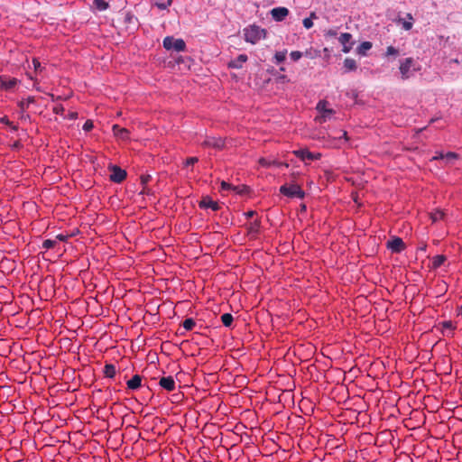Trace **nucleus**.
Listing matches in <instances>:
<instances>
[{"instance_id":"obj_44","label":"nucleus","mask_w":462,"mask_h":462,"mask_svg":"<svg viewBox=\"0 0 462 462\" xmlns=\"http://www.w3.org/2000/svg\"><path fill=\"white\" fill-rule=\"evenodd\" d=\"M151 180L150 175H143L141 177V181L143 184H146Z\"/></svg>"},{"instance_id":"obj_25","label":"nucleus","mask_w":462,"mask_h":462,"mask_svg":"<svg viewBox=\"0 0 462 462\" xmlns=\"http://www.w3.org/2000/svg\"><path fill=\"white\" fill-rule=\"evenodd\" d=\"M318 16L315 12H311L310 17L303 19L302 23L306 29H310L313 26V19H317Z\"/></svg>"},{"instance_id":"obj_37","label":"nucleus","mask_w":462,"mask_h":462,"mask_svg":"<svg viewBox=\"0 0 462 462\" xmlns=\"http://www.w3.org/2000/svg\"><path fill=\"white\" fill-rule=\"evenodd\" d=\"M292 60L297 61L302 57V52L299 51H293L290 54Z\"/></svg>"},{"instance_id":"obj_30","label":"nucleus","mask_w":462,"mask_h":462,"mask_svg":"<svg viewBox=\"0 0 462 462\" xmlns=\"http://www.w3.org/2000/svg\"><path fill=\"white\" fill-rule=\"evenodd\" d=\"M260 229V221L254 220V222L250 223V225L247 227L249 234H257Z\"/></svg>"},{"instance_id":"obj_6","label":"nucleus","mask_w":462,"mask_h":462,"mask_svg":"<svg viewBox=\"0 0 462 462\" xmlns=\"http://www.w3.org/2000/svg\"><path fill=\"white\" fill-rule=\"evenodd\" d=\"M328 102L326 100H320L317 104V110L321 114L320 117L318 120L321 122H325L328 119H330L331 116L335 113L333 109L328 108Z\"/></svg>"},{"instance_id":"obj_1","label":"nucleus","mask_w":462,"mask_h":462,"mask_svg":"<svg viewBox=\"0 0 462 462\" xmlns=\"http://www.w3.org/2000/svg\"><path fill=\"white\" fill-rule=\"evenodd\" d=\"M244 36L247 42L255 44L265 36V31L256 25H251L244 30Z\"/></svg>"},{"instance_id":"obj_21","label":"nucleus","mask_w":462,"mask_h":462,"mask_svg":"<svg viewBox=\"0 0 462 462\" xmlns=\"http://www.w3.org/2000/svg\"><path fill=\"white\" fill-rule=\"evenodd\" d=\"M344 67L347 71L356 70L357 68L356 61L351 58H346L344 60Z\"/></svg>"},{"instance_id":"obj_4","label":"nucleus","mask_w":462,"mask_h":462,"mask_svg":"<svg viewBox=\"0 0 462 462\" xmlns=\"http://www.w3.org/2000/svg\"><path fill=\"white\" fill-rule=\"evenodd\" d=\"M414 66L415 60L413 58L410 57L401 60L399 69L403 80L408 79L412 75L411 69L415 70Z\"/></svg>"},{"instance_id":"obj_31","label":"nucleus","mask_w":462,"mask_h":462,"mask_svg":"<svg viewBox=\"0 0 462 462\" xmlns=\"http://www.w3.org/2000/svg\"><path fill=\"white\" fill-rule=\"evenodd\" d=\"M287 51H278L274 55L275 63L279 64L285 60Z\"/></svg>"},{"instance_id":"obj_40","label":"nucleus","mask_w":462,"mask_h":462,"mask_svg":"<svg viewBox=\"0 0 462 462\" xmlns=\"http://www.w3.org/2000/svg\"><path fill=\"white\" fill-rule=\"evenodd\" d=\"M198 162H199V158L198 157H189V158L186 159L185 166L193 165L194 163H196Z\"/></svg>"},{"instance_id":"obj_17","label":"nucleus","mask_w":462,"mask_h":462,"mask_svg":"<svg viewBox=\"0 0 462 462\" xmlns=\"http://www.w3.org/2000/svg\"><path fill=\"white\" fill-rule=\"evenodd\" d=\"M142 376L134 374L130 380L127 381V387L131 390H136L141 387Z\"/></svg>"},{"instance_id":"obj_28","label":"nucleus","mask_w":462,"mask_h":462,"mask_svg":"<svg viewBox=\"0 0 462 462\" xmlns=\"http://www.w3.org/2000/svg\"><path fill=\"white\" fill-rule=\"evenodd\" d=\"M445 216V213L440 210V209H437L433 212L430 213V219L432 220L433 223L442 219Z\"/></svg>"},{"instance_id":"obj_33","label":"nucleus","mask_w":462,"mask_h":462,"mask_svg":"<svg viewBox=\"0 0 462 462\" xmlns=\"http://www.w3.org/2000/svg\"><path fill=\"white\" fill-rule=\"evenodd\" d=\"M196 323L195 321L193 320V319H186L184 321H183V328L186 329V330H191L194 327H195Z\"/></svg>"},{"instance_id":"obj_42","label":"nucleus","mask_w":462,"mask_h":462,"mask_svg":"<svg viewBox=\"0 0 462 462\" xmlns=\"http://www.w3.org/2000/svg\"><path fill=\"white\" fill-rule=\"evenodd\" d=\"M442 328H447V329H450V330L455 329V327L453 326L451 321H444V322H442Z\"/></svg>"},{"instance_id":"obj_32","label":"nucleus","mask_w":462,"mask_h":462,"mask_svg":"<svg viewBox=\"0 0 462 462\" xmlns=\"http://www.w3.org/2000/svg\"><path fill=\"white\" fill-rule=\"evenodd\" d=\"M221 189L222 190H231L232 189V190H236V192H240L238 190V187H234L230 183H228L225 180L221 181Z\"/></svg>"},{"instance_id":"obj_45","label":"nucleus","mask_w":462,"mask_h":462,"mask_svg":"<svg viewBox=\"0 0 462 462\" xmlns=\"http://www.w3.org/2000/svg\"><path fill=\"white\" fill-rule=\"evenodd\" d=\"M432 159L433 160H439V159L445 160V154H443L442 152H439Z\"/></svg>"},{"instance_id":"obj_11","label":"nucleus","mask_w":462,"mask_h":462,"mask_svg":"<svg viewBox=\"0 0 462 462\" xmlns=\"http://www.w3.org/2000/svg\"><path fill=\"white\" fill-rule=\"evenodd\" d=\"M387 248L393 253H400L405 248V245L402 238L394 237L387 242Z\"/></svg>"},{"instance_id":"obj_51","label":"nucleus","mask_w":462,"mask_h":462,"mask_svg":"<svg viewBox=\"0 0 462 462\" xmlns=\"http://www.w3.org/2000/svg\"><path fill=\"white\" fill-rule=\"evenodd\" d=\"M300 208H301V210H302V211H305V210H306V206H305L304 204H302Z\"/></svg>"},{"instance_id":"obj_14","label":"nucleus","mask_w":462,"mask_h":462,"mask_svg":"<svg viewBox=\"0 0 462 462\" xmlns=\"http://www.w3.org/2000/svg\"><path fill=\"white\" fill-rule=\"evenodd\" d=\"M199 207L202 208H211L214 211L219 209V205L217 201H214L210 197L206 196L199 201Z\"/></svg>"},{"instance_id":"obj_47","label":"nucleus","mask_w":462,"mask_h":462,"mask_svg":"<svg viewBox=\"0 0 462 462\" xmlns=\"http://www.w3.org/2000/svg\"><path fill=\"white\" fill-rule=\"evenodd\" d=\"M77 116H78V114H77L76 112H71V113H69V119H71V120L76 119V118H77Z\"/></svg>"},{"instance_id":"obj_39","label":"nucleus","mask_w":462,"mask_h":462,"mask_svg":"<svg viewBox=\"0 0 462 462\" xmlns=\"http://www.w3.org/2000/svg\"><path fill=\"white\" fill-rule=\"evenodd\" d=\"M0 122L12 126L13 130H17V126L14 125L13 123L6 116L2 117L0 119Z\"/></svg>"},{"instance_id":"obj_36","label":"nucleus","mask_w":462,"mask_h":462,"mask_svg":"<svg viewBox=\"0 0 462 462\" xmlns=\"http://www.w3.org/2000/svg\"><path fill=\"white\" fill-rule=\"evenodd\" d=\"M386 55L387 56H390V55L397 56V55H399V50L394 48L393 46H388L386 49Z\"/></svg>"},{"instance_id":"obj_7","label":"nucleus","mask_w":462,"mask_h":462,"mask_svg":"<svg viewBox=\"0 0 462 462\" xmlns=\"http://www.w3.org/2000/svg\"><path fill=\"white\" fill-rule=\"evenodd\" d=\"M110 180L115 183H121L126 178V171L116 165L110 167Z\"/></svg>"},{"instance_id":"obj_22","label":"nucleus","mask_w":462,"mask_h":462,"mask_svg":"<svg viewBox=\"0 0 462 462\" xmlns=\"http://www.w3.org/2000/svg\"><path fill=\"white\" fill-rule=\"evenodd\" d=\"M446 260L447 258L443 254H438L434 256L432 259V267L435 269L440 267L445 263Z\"/></svg>"},{"instance_id":"obj_19","label":"nucleus","mask_w":462,"mask_h":462,"mask_svg":"<svg viewBox=\"0 0 462 462\" xmlns=\"http://www.w3.org/2000/svg\"><path fill=\"white\" fill-rule=\"evenodd\" d=\"M372 42H363L356 49V52L361 56H365L367 51L372 48Z\"/></svg>"},{"instance_id":"obj_10","label":"nucleus","mask_w":462,"mask_h":462,"mask_svg":"<svg viewBox=\"0 0 462 462\" xmlns=\"http://www.w3.org/2000/svg\"><path fill=\"white\" fill-rule=\"evenodd\" d=\"M406 18L408 20H405L400 16L393 19V21L397 24H402V27L405 31H410L413 26L414 18L411 13L406 14Z\"/></svg>"},{"instance_id":"obj_46","label":"nucleus","mask_w":462,"mask_h":462,"mask_svg":"<svg viewBox=\"0 0 462 462\" xmlns=\"http://www.w3.org/2000/svg\"><path fill=\"white\" fill-rule=\"evenodd\" d=\"M32 63L36 70L41 67L39 60L36 59H33Z\"/></svg>"},{"instance_id":"obj_27","label":"nucleus","mask_w":462,"mask_h":462,"mask_svg":"<svg viewBox=\"0 0 462 462\" xmlns=\"http://www.w3.org/2000/svg\"><path fill=\"white\" fill-rule=\"evenodd\" d=\"M93 5L99 11H105L109 6L108 3L105 0H94Z\"/></svg>"},{"instance_id":"obj_16","label":"nucleus","mask_w":462,"mask_h":462,"mask_svg":"<svg viewBox=\"0 0 462 462\" xmlns=\"http://www.w3.org/2000/svg\"><path fill=\"white\" fill-rule=\"evenodd\" d=\"M113 133H114L115 136H116L117 138H119L121 140L129 139V134H130L129 130L126 128L120 127L117 125H113Z\"/></svg>"},{"instance_id":"obj_48","label":"nucleus","mask_w":462,"mask_h":462,"mask_svg":"<svg viewBox=\"0 0 462 462\" xmlns=\"http://www.w3.org/2000/svg\"><path fill=\"white\" fill-rule=\"evenodd\" d=\"M254 214H255L254 211H248L247 213H245L247 217H253L254 216Z\"/></svg>"},{"instance_id":"obj_53","label":"nucleus","mask_w":462,"mask_h":462,"mask_svg":"<svg viewBox=\"0 0 462 462\" xmlns=\"http://www.w3.org/2000/svg\"><path fill=\"white\" fill-rule=\"evenodd\" d=\"M281 79H285L286 76H282Z\"/></svg>"},{"instance_id":"obj_54","label":"nucleus","mask_w":462,"mask_h":462,"mask_svg":"<svg viewBox=\"0 0 462 462\" xmlns=\"http://www.w3.org/2000/svg\"><path fill=\"white\" fill-rule=\"evenodd\" d=\"M461 313H462V307H461Z\"/></svg>"},{"instance_id":"obj_41","label":"nucleus","mask_w":462,"mask_h":462,"mask_svg":"<svg viewBox=\"0 0 462 462\" xmlns=\"http://www.w3.org/2000/svg\"><path fill=\"white\" fill-rule=\"evenodd\" d=\"M93 122L91 120H87L83 125V130L88 132L93 128Z\"/></svg>"},{"instance_id":"obj_12","label":"nucleus","mask_w":462,"mask_h":462,"mask_svg":"<svg viewBox=\"0 0 462 462\" xmlns=\"http://www.w3.org/2000/svg\"><path fill=\"white\" fill-rule=\"evenodd\" d=\"M352 35L348 32L341 33V35L338 38L339 42L343 45L342 51L345 53H348L354 42H351Z\"/></svg>"},{"instance_id":"obj_15","label":"nucleus","mask_w":462,"mask_h":462,"mask_svg":"<svg viewBox=\"0 0 462 462\" xmlns=\"http://www.w3.org/2000/svg\"><path fill=\"white\" fill-rule=\"evenodd\" d=\"M159 385L169 392L175 390L176 387L175 381L171 375L167 377H162L159 381Z\"/></svg>"},{"instance_id":"obj_49","label":"nucleus","mask_w":462,"mask_h":462,"mask_svg":"<svg viewBox=\"0 0 462 462\" xmlns=\"http://www.w3.org/2000/svg\"><path fill=\"white\" fill-rule=\"evenodd\" d=\"M342 137H344L346 140L347 139L346 132V131H343Z\"/></svg>"},{"instance_id":"obj_38","label":"nucleus","mask_w":462,"mask_h":462,"mask_svg":"<svg viewBox=\"0 0 462 462\" xmlns=\"http://www.w3.org/2000/svg\"><path fill=\"white\" fill-rule=\"evenodd\" d=\"M64 107L61 105H56L53 106L52 111L56 115H62L64 113Z\"/></svg>"},{"instance_id":"obj_9","label":"nucleus","mask_w":462,"mask_h":462,"mask_svg":"<svg viewBox=\"0 0 462 462\" xmlns=\"http://www.w3.org/2000/svg\"><path fill=\"white\" fill-rule=\"evenodd\" d=\"M272 18L276 22L283 21L289 14V9L286 7H275L270 12Z\"/></svg>"},{"instance_id":"obj_8","label":"nucleus","mask_w":462,"mask_h":462,"mask_svg":"<svg viewBox=\"0 0 462 462\" xmlns=\"http://www.w3.org/2000/svg\"><path fill=\"white\" fill-rule=\"evenodd\" d=\"M293 153L302 161H305V160L315 161V160H319L321 156L320 153H313V152H310L307 149L296 150L293 152Z\"/></svg>"},{"instance_id":"obj_20","label":"nucleus","mask_w":462,"mask_h":462,"mask_svg":"<svg viewBox=\"0 0 462 462\" xmlns=\"http://www.w3.org/2000/svg\"><path fill=\"white\" fill-rule=\"evenodd\" d=\"M116 366L112 364H106L104 366V374L107 378H113L116 375Z\"/></svg>"},{"instance_id":"obj_23","label":"nucleus","mask_w":462,"mask_h":462,"mask_svg":"<svg viewBox=\"0 0 462 462\" xmlns=\"http://www.w3.org/2000/svg\"><path fill=\"white\" fill-rule=\"evenodd\" d=\"M35 99L33 97H28L25 99H23L19 102V106L22 111H25L29 108L30 105L34 103Z\"/></svg>"},{"instance_id":"obj_18","label":"nucleus","mask_w":462,"mask_h":462,"mask_svg":"<svg viewBox=\"0 0 462 462\" xmlns=\"http://www.w3.org/2000/svg\"><path fill=\"white\" fill-rule=\"evenodd\" d=\"M246 60L247 56L245 54H240L236 60H231L228 66L234 69H240Z\"/></svg>"},{"instance_id":"obj_3","label":"nucleus","mask_w":462,"mask_h":462,"mask_svg":"<svg viewBox=\"0 0 462 462\" xmlns=\"http://www.w3.org/2000/svg\"><path fill=\"white\" fill-rule=\"evenodd\" d=\"M162 44L166 50L183 51L186 49V43L182 39H174L171 36L165 37Z\"/></svg>"},{"instance_id":"obj_43","label":"nucleus","mask_w":462,"mask_h":462,"mask_svg":"<svg viewBox=\"0 0 462 462\" xmlns=\"http://www.w3.org/2000/svg\"><path fill=\"white\" fill-rule=\"evenodd\" d=\"M69 236H71L60 234L56 236V239L60 240V241H66Z\"/></svg>"},{"instance_id":"obj_52","label":"nucleus","mask_w":462,"mask_h":462,"mask_svg":"<svg viewBox=\"0 0 462 462\" xmlns=\"http://www.w3.org/2000/svg\"><path fill=\"white\" fill-rule=\"evenodd\" d=\"M14 146H15V147H18V146H19V143H14Z\"/></svg>"},{"instance_id":"obj_29","label":"nucleus","mask_w":462,"mask_h":462,"mask_svg":"<svg viewBox=\"0 0 462 462\" xmlns=\"http://www.w3.org/2000/svg\"><path fill=\"white\" fill-rule=\"evenodd\" d=\"M234 318L230 313H225L221 316V321L225 327H230L233 323Z\"/></svg>"},{"instance_id":"obj_24","label":"nucleus","mask_w":462,"mask_h":462,"mask_svg":"<svg viewBox=\"0 0 462 462\" xmlns=\"http://www.w3.org/2000/svg\"><path fill=\"white\" fill-rule=\"evenodd\" d=\"M152 2L161 10L167 9L172 4V0H152Z\"/></svg>"},{"instance_id":"obj_5","label":"nucleus","mask_w":462,"mask_h":462,"mask_svg":"<svg viewBox=\"0 0 462 462\" xmlns=\"http://www.w3.org/2000/svg\"><path fill=\"white\" fill-rule=\"evenodd\" d=\"M226 142L221 137L207 136L201 143L203 147L214 148L216 150H222L225 148Z\"/></svg>"},{"instance_id":"obj_13","label":"nucleus","mask_w":462,"mask_h":462,"mask_svg":"<svg viewBox=\"0 0 462 462\" xmlns=\"http://www.w3.org/2000/svg\"><path fill=\"white\" fill-rule=\"evenodd\" d=\"M18 80L15 78L6 76L0 77V87L5 90H11L17 85Z\"/></svg>"},{"instance_id":"obj_35","label":"nucleus","mask_w":462,"mask_h":462,"mask_svg":"<svg viewBox=\"0 0 462 462\" xmlns=\"http://www.w3.org/2000/svg\"><path fill=\"white\" fill-rule=\"evenodd\" d=\"M55 245H56V241L55 240L46 239L42 243V247L44 249H51V248L54 247Z\"/></svg>"},{"instance_id":"obj_2","label":"nucleus","mask_w":462,"mask_h":462,"mask_svg":"<svg viewBox=\"0 0 462 462\" xmlns=\"http://www.w3.org/2000/svg\"><path fill=\"white\" fill-rule=\"evenodd\" d=\"M280 192L289 198H299L303 199L305 192L302 189L295 183L284 184L280 187Z\"/></svg>"},{"instance_id":"obj_50","label":"nucleus","mask_w":462,"mask_h":462,"mask_svg":"<svg viewBox=\"0 0 462 462\" xmlns=\"http://www.w3.org/2000/svg\"><path fill=\"white\" fill-rule=\"evenodd\" d=\"M328 34L331 36H335L337 33H336V32L329 31Z\"/></svg>"},{"instance_id":"obj_26","label":"nucleus","mask_w":462,"mask_h":462,"mask_svg":"<svg viewBox=\"0 0 462 462\" xmlns=\"http://www.w3.org/2000/svg\"><path fill=\"white\" fill-rule=\"evenodd\" d=\"M258 162L261 166L265 167V168L271 167L272 165H277V166L282 165V163L277 162L276 161H270L266 158H260Z\"/></svg>"},{"instance_id":"obj_34","label":"nucleus","mask_w":462,"mask_h":462,"mask_svg":"<svg viewBox=\"0 0 462 462\" xmlns=\"http://www.w3.org/2000/svg\"><path fill=\"white\" fill-rule=\"evenodd\" d=\"M458 157L459 155L453 152H448L445 154V160L447 161V162H450L452 160H457L458 159Z\"/></svg>"}]
</instances>
